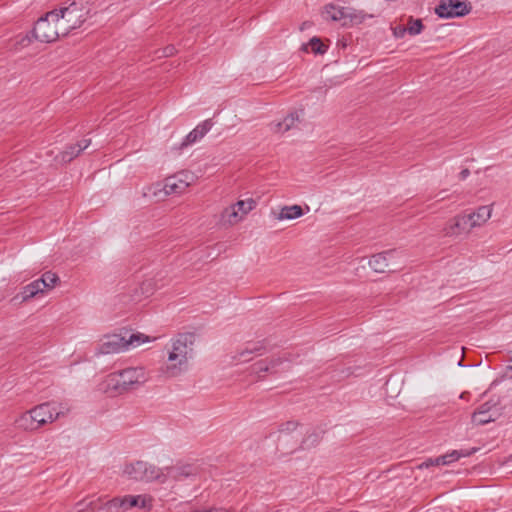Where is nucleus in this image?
<instances>
[{
  "instance_id": "obj_29",
  "label": "nucleus",
  "mask_w": 512,
  "mask_h": 512,
  "mask_svg": "<svg viewBox=\"0 0 512 512\" xmlns=\"http://www.w3.org/2000/svg\"><path fill=\"white\" fill-rule=\"evenodd\" d=\"M406 29L407 33H409L412 36H415L423 31L424 25L421 19H414L413 17H410Z\"/></svg>"
},
{
  "instance_id": "obj_32",
  "label": "nucleus",
  "mask_w": 512,
  "mask_h": 512,
  "mask_svg": "<svg viewBox=\"0 0 512 512\" xmlns=\"http://www.w3.org/2000/svg\"><path fill=\"white\" fill-rule=\"evenodd\" d=\"M151 501H152L151 497L142 495V499H140L139 505H137L136 507L151 508V506H152Z\"/></svg>"
},
{
  "instance_id": "obj_21",
  "label": "nucleus",
  "mask_w": 512,
  "mask_h": 512,
  "mask_svg": "<svg viewBox=\"0 0 512 512\" xmlns=\"http://www.w3.org/2000/svg\"><path fill=\"white\" fill-rule=\"evenodd\" d=\"M373 17L363 11L356 10L350 7L346 9L345 21L342 23L343 26H354L363 23L367 18Z\"/></svg>"
},
{
  "instance_id": "obj_11",
  "label": "nucleus",
  "mask_w": 512,
  "mask_h": 512,
  "mask_svg": "<svg viewBox=\"0 0 512 512\" xmlns=\"http://www.w3.org/2000/svg\"><path fill=\"white\" fill-rule=\"evenodd\" d=\"M165 472L163 476L174 481H182L198 476L201 472V466L198 461L191 463L179 461L173 466L166 467Z\"/></svg>"
},
{
  "instance_id": "obj_35",
  "label": "nucleus",
  "mask_w": 512,
  "mask_h": 512,
  "mask_svg": "<svg viewBox=\"0 0 512 512\" xmlns=\"http://www.w3.org/2000/svg\"><path fill=\"white\" fill-rule=\"evenodd\" d=\"M194 512H229V511L225 510V509H221V508H211V509H208V510H197V511H194Z\"/></svg>"
},
{
  "instance_id": "obj_37",
  "label": "nucleus",
  "mask_w": 512,
  "mask_h": 512,
  "mask_svg": "<svg viewBox=\"0 0 512 512\" xmlns=\"http://www.w3.org/2000/svg\"><path fill=\"white\" fill-rule=\"evenodd\" d=\"M173 51H174V47H167V48H165V55L170 56L173 54Z\"/></svg>"
},
{
  "instance_id": "obj_6",
  "label": "nucleus",
  "mask_w": 512,
  "mask_h": 512,
  "mask_svg": "<svg viewBox=\"0 0 512 512\" xmlns=\"http://www.w3.org/2000/svg\"><path fill=\"white\" fill-rule=\"evenodd\" d=\"M32 33L36 40L44 43L54 42L63 36L56 11H49L40 17L36 21Z\"/></svg>"
},
{
  "instance_id": "obj_3",
  "label": "nucleus",
  "mask_w": 512,
  "mask_h": 512,
  "mask_svg": "<svg viewBox=\"0 0 512 512\" xmlns=\"http://www.w3.org/2000/svg\"><path fill=\"white\" fill-rule=\"evenodd\" d=\"M195 335L180 333L172 340V349L168 354V364L162 368L166 377H176L187 369L188 360L192 356Z\"/></svg>"
},
{
  "instance_id": "obj_14",
  "label": "nucleus",
  "mask_w": 512,
  "mask_h": 512,
  "mask_svg": "<svg viewBox=\"0 0 512 512\" xmlns=\"http://www.w3.org/2000/svg\"><path fill=\"white\" fill-rule=\"evenodd\" d=\"M190 185L188 175L181 173L167 177L164 182L163 191L166 195L182 194Z\"/></svg>"
},
{
  "instance_id": "obj_27",
  "label": "nucleus",
  "mask_w": 512,
  "mask_h": 512,
  "mask_svg": "<svg viewBox=\"0 0 512 512\" xmlns=\"http://www.w3.org/2000/svg\"><path fill=\"white\" fill-rule=\"evenodd\" d=\"M38 280L43 291H45L54 288L56 283L59 281V277L55 273L48 271L45 272Z\"/></svg>"
},
{
  "instance_id": "obj_34",
  "label": "nucleus",
  "mask_w": 512,
  "mask_h": 512,
  "mask_svg": "<svg viewBox=\"0 0 512 512\" xmlns=\"http://www.w3.org/2000/svg\"><path fill=\"white\" fill-rule=\"evenodd\" d=\"M93 502L90 501L89 503L85 504L84 501L78 502L76 504L77 512H83L85 508L92 507ZM93 510V508H91Z\"/></svg>"
},
{
  "instance_id": "obj_17",
  "label": "nucleus",
  "mask_w": 512,
  "mask_h": 512,
  "mask_svg": "<svg viewBox=\"0 0 512 512\" xmlns=\"http://www.w3.org/2000/svg\"><path fill=\"white\" fill-rule=\"evenodd\" d=\"M142 499V495L132 496L125 495L123 497H115L105 503V507L110 510L118 512L119 510L127 511L132 507L139 505V501Z\"/></svg>"
},
{
  "instance_id": "obj_12",
  "label": "nucleus",
  "mask_w": 512,
  "mask_h": 512,
  "mask_svg": "<svg viewBox=\"0 0 512 512\" xmlns=\"http://www.w3.org/2000/svg\"><path fill=\"white\" fill-rule=\"evenodd\" d=\"M472 216L467 214H458L449 219L443 229L442 233L446 237H458L462 234H469L474 228L471 223Z\"/></svg>"
},
{
  "instance_id": "obj_9",
  "label": "nucleus",
  "mask_w": 512,
  "mask_h": 512,
  "mask_svg": "<svg viewBox=\"0 0 512 512\" xmlns=\"http://www.w3.org/2000/svg\"><path fill=\"white\" fill-rule=\"evenodd\" d=\"M471 10V3L467 0H440L435 13L440 18L449 19L466 16Z\"/></svg>"
},
{
  "instance_id": "obj_36",
  "label": "nucleus",
  "mask_w": 512,
  "mask_h": 512,
  "mask_svg": "<svg viewBox=\"0 0 512 512\" xmlns=\"http://www.w3.org/2000/svg\"><path fill=\"white\" fill-rule=\"evenodd\" d=\"M470 175V170L468 168H465L463 169L460 174H459V177L461 180H464L466 179L468 176Z\"/></svg>"
},
{
  "instance_id": "obj_15",
  "label": "nucleus",
  "mask_w": 512,
  "mask_h": 512,
  "mask_svg": "<svg viewBox=\"0 0 512 512\" xmlns=\"http://www.w3.org/2000/svg\"><path fill=\"white\" fill-rule=\"evenodd\" d=\"M286 361L285 358L276 357L271 359H262L251 366L252 373L257 375L259 379L264 378L265 373L275 374L276 368Z\"/></svg>"
},
{
  "instance_id": "obj_16",
  "label": "nucleus",
  "mask_w": 512,
  "mask_h": 512,
  "mask_svg": "<svg viewBox=\"0 0 512 512\" xmlns=\"http://www.w3.org/2000/svg\"><path fill=\"white\" fill-rule=\"evenodd\" d=\"M212 126L213 123L211 119L203 121L185 136L177 149L182 150L202 139L211 130Z\"/></svg>"
},
{
  "instance_id": "obj_26",
  "label": "nucleus",
  "mask_w": 512,
  "mask_h": 512,
  "mask_svg": "<svg viewBox=\"0 0 512 512\" xmlns=\"http://www.w3.org/2000/svg\"><path fill=\"white\" fill-rule=\"evenodd\" d=\"M40 292L42 293L44 291L41 287L39 280L37 279V280L31 282L30 284L26 285L25 287H23L22 300L26 301V300L34 297L35 295H37Z\"/></svg>"
},
{
  "instance_id": "obj_24",
  "label": "nucleus",
  "mask_w": 512,
  "mask_h": 512,
  "mask_svg": "<svg viewBox=\"0 0 512 512\" xmlns=\"http://www.w3.org/2000/svg\"><path fill=\"white\" fill-rule=\"evenodd\" d=\"M303 215V210L299 205L284 206L278 215L279 220H293Z\"/></svg>"
},
{
  "instance_id": "obj_22",
  "label": "nucleus",
  "mask_w": 512,
  "mask_h": 512,
  "mask_svg": "<svg viewBox=\"0 0 512 512\" xmlns=\"http://www.w3.org/2000/svg\"><path fill=\"white\" fill-rule=\"evenodd\" d=\"M299 121V114L292 112L288 114L282 121L278 122L274 126V131L278 133H285L295 126V123Z\"/></svg>"
},
{
  "instance_id": "obj_20",
  "label": "nucleus",
  "mask_w": 512,
  "mask_h": 512,
  "mask_svg": "<svg viewBox=\"0 0 512 512\" xmlns=\"http://www.w3.org/2000/svg\"><path fill=\"white\" fill-rule=\"evenodd\" d=\"M492 214L491 206H480L476 211L467 214L468 216H472L471 223L474 228L480 227L484 223H486Z\"/></svg>"
},
{
  "instance_id": "obj_23",
  "label": "nucleus",
  "mask_w": 512,
  "mask_h": 512,
  "mask_svg": "<svg viewBox=\"0 0 512 512\" xmlns=\"http://www.w3.org/2000/svg\"><path fill=\"white\" fill-rule=\"evenodd\" d=\"M347 7H339L333 4L325 6L326 18L332 21H345Z\"/></svg>"
},
{
  "instance_id": "obj_5",
  "label": "nucleus",
  "mask_w": 512,
  "mask_h": 512,
  "mask_svg": "<svg viewBox=\"0 0 512 512\" xmlns=\"http://www.w3.org/2000/svg\"><path fill=\"white\" fill-rule=\"evenodd\" d=\"M156 338H150L149 336L143 333H131L127 336L113 334L106 336L104 341L99 346V352L101 354H115L126 351L129 347H137L143 343H148Z\"/></svg>"
},
{
  "instance_id": "obj_25",
  "label": "nucleus",
  "mask_w": 512,
  "mask_h": 512,
  "mask_svg": "<svg viewBox=\"0 0 512 512\" xmlns=\"http://www.w3.org/2000/svg\"><path fill=\"white\" fill-rule=\"evenodd\" d=\"M310 47L311 52L314 54H320L323 55L327 52L328 46L325 45L320 38L318 37H312L308 43H305L302 45V50L305 52H308V48Z\"/></svg>"
},
{
  "instance_id": "obj_28",
  "label": "nucleus",
  "mask_w": 512,
  "mask_h": 512,
  "mask_svg": "<svg viewBox=\"0 0 512 512\" xmlns=\"http://www.w3.org/2000/svg\"><path fill=\"white\" fill-rule=\"evenodd\" d=\"M265 349L263 343H254L251 347H247L239 352V361H249L251 358L247 357L253 353H261Z\"/></svg>"
},
{
  "instance_id": "obj_10",
  "label": "nucleus",
  "mask_w": 512,
  "mask_h": 512,
  "mask_svg": "<svg viewBox=\"0 0 512 512\" xmlns=\"http://www.w3.org/2000/svg\"><path fill=\"white\" fill-rule=\"evenodd\" d=\"M399 254L396 249L377 253L371 256L369 266L377 273L395 272L401 269L400 264L394 261Z\"/></svg>"
},
{
  "instance_id": "obj_18",
  "label": "nucleus",
  "mask_w": 512,
  "mask_h": 512,
  "mask_svg": "<svg viewBox=\"0 0 512 512\" xmlns=\"http://www.w3.org/2000/svg\"><path fill=\"white\" fill-rule=\"evenodd\" d=\"M476 450V448H472L471 450H453L450 453L439 456L435 459H429L425 462V465L427 467L430 465H448L459 460L461 457H468L472 455Z\"/></svg>"
},
{
  "instance_id": "obj_30",
  "label": "nucleus",
  "mask_w": 512,
  "mask_h": 512,
  "mask_svg": "<svg viewBox=\"0 0 512 512\" xmlns=\"http://www.w3.org/2000/svg\"><path fill=\"white\" fill-rule=\"evenodd\" d=\"M321 437H322L321 434L318 432H313V433L307 435L301 443V448L306 449L311 446L317 445L320 442Z\"/></svg>"
},
{
  "instance_id": "obj_1",
  "label": "nucleus",
  "mask_w": 512,
  "mask_h": 512,
  "mask_svg": "<svg viewBox=\"0 0 512 512\" xmlns=\"http://www.w3.org/2000/svg\"><path fill=\"white\" fill-rule=\"evenodd\" d=\"M69 408L63 404L49 401L38 404L23 412L15 420L18 429L26 432H36L47 424L55 422L68 414Z\"/></svg>"
},
{
  "instance_id": "obj_33",
  "label": "nucleus",
  "mask_w": 512,
  "mask_h": 512,
  "mask_svg": "<svg viewBox=\"0 0 512 512\" xmlns=\"http://www.w3.org/2000/svg\"><path fill=\"white\" fill-rule=\"evenodd\" d=\"M405 33H407V29L405 26L400 25L393 29V34L397 38H402L405 35Z\"/></svg>"
},
{
  "instance_id": "obj_19",
  "label": "nucleus",
  "mask_w": 512,
  "mask_h": 512,
  "mask_svg": "<svg viewBox=\"0 0 512 512\" xmlns=\"http://www.w3.org/2000/svg\"><path fill=\"white\" fill-rule=\"evenodd\" d=\"M91 143L90 139H83L76 144H71L60 153V160L64 163L71 162L74 158L80 155Z\"/></svg>"
},
{
  "instance_id": "obj_4",
  "label": "nucleus",
  "mask_w": 512,
  "mask_h": 512,
  "mask_svg": "<svg viewBox=\"0 0 512 512\" xmlns=\"http://www.w3.org/2000/svg\"><path fill=\"white\" fill-rule=\"evenodd\" d=\"M59 18L60 30L63 36L71 31L80 28L89 17L90 8L84 0H74L67 6L54 9Z\"/></svg>"
},
{
  "instance_id": "obj_8",
  "label": "nucleus",
  "mask_w": 512,
  "mask_h": 512,
  "mask_svg": "<svg viewBox=\"0 0 512 512\" xmlns=\"http://www.w3.org/2000/svg\"><path fill=\"white\" fill-rule=\"evenodd\" d=\"M255 207L256 201L252 198L239 200L235 204L226 207L222 211L220 221L227 225L237 224Z\"/></svg>"
},
{
  "instance_id": "obj_7",
  "label": "nucleus",
  "mask_w": 512,
  "mask_h": 512,
  "mask_svg": "<svg viewBox=\"0 0 512 512\" xmlns=\"http://www.w3.org/2000/svg\"><path fill=\"white\" fill-rule=\"evenodd\" d=\"M123 474L129 479L141 482L160 480L164 475L162 469L142 460L126 464Z\"/></svg>"
},
{
  "instance_id": "obj_31",
  "label": "nucleus",
  "mask_w": 512,
  "mask_h": 512,
  "mask_svg": "<svg viewBox=\"0 0 512 512\" xmlns=\"http://www.w3.org/2000/svg\"><path fill=\"white\" fill-rule=\"evenodd\" d=\"M298 426H299V422L294 421V420H289V421H286L285 423H282L279 426L278 431L280 433H290V432L295 431Z\"/></svg>"
},
{
  "instance_id": "obj_38",
  "label": "nucleus",
  "mask_w": 512,
  "mask_h": 512,
  "mask_svg": "<svg viewBox=\"0 0 512 512\" xmlns=\"http://www.w3.org/2000/svg\"><path fill=\"white\" fill-rule=\"evenodd\" d=\"M510 363H511V364L508 366V368H509L510 370H512V351H511V355H510Z\"/></svg>"
},
{
  "instance_id": "obj_2",
  "label": "nucleus",
  "mask_w": 512,
  "mask_h": 512,
  "mask_svg": "<svg viewBox=\"0 0 512 512\" xmlns=\"http://www.w3.org/2000/svg\"><path fill=\"white\" fill-rule=\"evenodd\" d=\"M147 381L145 369L142 367H129L108 374L102 385L103 390L112 396L137 390Z\"/></svg>"
},
{
  "instance_id": "obj_13",
  "label": "nucleus",
  "mask_w": 512,
  "mask_h": 512,
  "mask_svg": "<svg viewBox=\"0 0 512 512\" xmlns=\"http://www.w3.org/2000/svg\"><path fill=\"white\" fill-rule=\"evenodd\" d=\"M497 403L489 400L482 403L472 414V422L477 425H485L494 421L498 415Z\"/></svg>"
}]
</instances>
